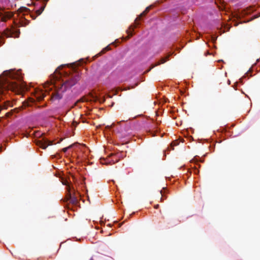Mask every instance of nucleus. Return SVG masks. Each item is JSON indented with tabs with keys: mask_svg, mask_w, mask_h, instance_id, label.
Masks as SVG:
<instances>
[{
	"mask_svg": "<svg viewBox=\"0 0 260 260\" xmlns=\"http://www.w3.org/2000/svg\"><path fill=\"white\" fill-rule=\"evenodd\" d=\"M22 78L19 71H5L0 75V92L3 93L5 91L10 90L16 93H20L24 87Z\"/></svg>",
	"mask_w": 260,
	"mask_h": 260,
	"instance_id": "1",
	"label": "nucleus"
},
{
	"mask_svg": "<svg viewBox=\"0 0 260 260\" xmlns=\"http://www.w3.org/2000/svg\"><path fill=\"white\" fill-rule=\"evenodd\" d=\"M80 74L78 72L64 76L62 79V82L58 85V88L52 93L51 99L52 101L59 100L62 98L63 93L67 89L75 85L80 80Z\"/></svg>",
	"mask_w": 260,
	"mask_h": 260,
	"instance_id": "2",
	"label": "nucleus"
},
{
	"mask_svg": "<svg viewBox=\"0 0 260 260\" xmlns=\"http://www.w3.org/2000/svg\"><path fill=\"white\" fill-rule=\"evenodd\" d=\"M19 35V29H16L14 26H11V28H6L2 34L0 33V46L4 43V41L3 39V36L7 38H18Z\"/></svg>",
	"mask_w": 260,
	"mask_h": 260,
	"instance_id": "3",
	"label": "nucleus"
},
{
	"mask_svg": "<svg viewBox=\"0 0 260 260\" xmlns=\"http://www.w3.org/2000/svg\"><path fill=\"white\" fill-rule=\"evenodd\" d=\"M13 16V13L6 11L4 9L0 7V17L2 22H6Z\"/></svg>",
	"mask_w": 260,
	"mask_h": 260,
	"instance_id": "4",
	"label": "nucleus"
},
{
	"mask_svg": "<svg viewBox=\"0 0 260 260\" xmlns=\"http://www.w3.org/2000/svg\"><path fill=\"white\" fill-rule=\"evenodd\" d=\"M68 193L66 195V200L69 201L73 205H77L78 203V200L76 197H73L71 193V188L70 185H67Z\"/></svg>",
	"mask_w": 260,
	"mask_h": 260,
	"instance_id": "5",
	"label": "nucleus"
},
{
	"mask_svg": "<svg viewBox=\"0 0 260 260\" xmlns=\"http://www.w3.org/2000/svg\"><path fill=\"white\" fill-rule=\"evenodd\" d=\"M52 141H49L46 139L43 138L41 140H38L37 142V145L39 146L43 149H45L48 146L52 145Z\"/></svg>",
	"mask_w": 260,
	"mask_h": 260,
	"instance_id": "6",
	"label": "nucleus"
},
{
	"mask_svg": "<svg viewBox=\"0 0 260 260\" xmlns=\"http://www.w3.org/2000/svg\"><path fill=\"white\" fill-rule=\"evenodd\" d=\"M35 96L38 101H40L44 99L45 94L43 91L38 90L36 91Z\"/></svg>",
	"mask_w": 260,
	"mask_h": 260,
	"instance_id": "7",
	"label": "nucleus"
},
{
	"mask_svg": "<svg viewBox=\"0 0 260 260\" xmlns=\"http://www.w3.org/2000/svg\"><path fill=\"white\" fill-rule=\"evenodd\" d=\"M150 7H148L146 9L139 15V17L137 18L135 21H137L138 19H140L141 17L145 16L149 11Z\"/></svg>",
	"mask_w": 260,
	"mask_h": 260,
	"instance_id": "8",
	"label": "nucleus"
},
{
	"mask_svg": "<svg viewBox=\"0 0 260 260\" xmlns=\"http://www.w3.org/2000/svg\"><path fill=\"white\" fill-rule=\"evenodd\" d=\"M169 57V56H167L166 57H165V58H161V59H160V61L157 62V63H156L155 64H154V65H153V66H152V68H154V67H156V66H158V65H159V64H161V63H164L165 62H166L167 59H168Z\"/></svg>",
	"mask_w": 260,
	"mask_h": 260,
	"instance_id": "9",
	"label": "nucleus"
},
{
	"mask_svg": "<svg viewBox=\"0 0 260 260\" xmlns=\"http://www.w3.org/2000/svg\"><path fill=\"white\" fill-rule=\"evenodd\" d=\"M45 6H46V4H44L39 9L36 10V13L37 14V16H39V15H41V14L44 11Z\"/></svg>",
	"mask_w": 260,
	"mask_h": 260,
	"instance_id": "10",
	"label": "nucleus"
},
{
	"mask_svg": "<svg viewBox=\"0 0 260 260\" xmlns=\"http://www.w3.org/2000/svg\"><path fill=\"white\" fill-rule=\"evenodd\" d=\"M20 25L21 26H24L27 25L28 24L29 21L25 19L24 20H20Z\"/></svg>",
	"mask_w": 260,
	"mask_h": 260,
	"instance_id": "11",
	"label": "nucleus"
},
{
	"mask_svg": "<svg viewBox=\"0 0 260 260\" xmlns=\"http://www.w3.org/2000/svg\"><path fill=\"white\" fill-rule=\"evenodd\" d=\"M134 30V27L133 26H131L129 27V29L127 30V33L128 34L129 36H133V31Z\"/></svg>",
	"mask_w": 260,
	"mask_h": 260,
	"instance_id": "12",
	"label": "nucleus"
},
{
	"mask_svg": "<svg viewBox=\"0 0 260 260\" xmlns=\"http://www.w3.org/2000/svg\"><path fill=\"white\" fill-rule=\"evenodd\" d=\"M70 147H71V146H69V147H67L64 148H63V149H62V151H63V152H66L67 151V150H68V149H69V148H70Z\"/></svg>",
	"mask_w": 260,
	"mask_h": 260,
	"instance_id": "13",
	"label": "nucleus"
},
{
	"mask_svg": "<svg viewBox=\"0 0 260 260\" xmlns=\"http://www.w3.org/2000/svg\"><path fill=\"white\" fill-rule=\"evenodd\" d=\"M20 9L22 10V11H23L25 12H27L29 10V9L26 8H21Z\"/></svg>",
	"mask_w": 260,
	"mask_h": 260,
	"instance_id": "14",
	"label": "nucleus"
},
{
	"mask_svg": "<svg viewBox=\"0 0 260 260\" xmlns=\"http://www.w3.org/2000/svg\"><path fill=\"white\" fill-rule=\"evenodd\" d=\"M191 161H192V162H196V163L198 161H197V158H194L193 159H192V160H191Z\"/></svg>",
	"mask_w": 260,
	"mask_h": 260,
	"instance_id": "15",
	"label": "nucleus"
},
{
	"mask_svg": "<svg viewBox=\"0 0 260 260\" xmlns=\"http://www.w3.org/2000/svg\"><path fill=\"white\" fill-rule=\"evenodd\" d=\"M31 17L33 19H36L37 16H34L33 15H32L31 16Z\"/></svg>",
	"mask_w": 260,
	"mask_h": 260,
	"instance_id": "16",
	"label": "nucleus"
},
{
	"mask_svg": "<svg viewBox=\"0 0 260 260\" xmlns=\"http://www.w3.org/2000/svg\"><path fill=\"white\" fill-rule=\"evenodd\" d=\"M105 49L106 50H108L109 49V47L108 46H107V47H106V48H105Z\"/></svg>",
	"mask_w": 260,
	"mask_h": 260,
	"instance_id": "17",
	"label": "nucleus"
},
{
	"mask_svg": "<svg viewBox=\"0 0 260 260\" xmlns=\"http://www.w3.org/2000/svg\"><path fill=\"white\" fill-rule=\"evenodd\" d=\"M173 144L174 145H177L178 144L177 142H174ZM172 144H173V143H172Z\"/></svg>",
	"mask_w": 260,
	"mask_h": 260,
	"instance_id": "18",
	"label": "nucleus"
},
{
	"mask_svg": "<svg viewBox=\"0 0 260 260\" xmlns=\"http://www.w3.org/2000/svg\"><path fill=\"white\" fill-rule=\"evenodd\" d=\"M159 205H156L155 206V208L157 209Z\"/></svg>",
	"mask_w": 260,
	"mask_h": 260,
	"instance_id": "19",
	"label": "nucleus"
},
{
	"mask_svg": "<svg viewBox=\"0 0 260 260\" xmlns=\"http://www.w3.org/2000/svg\"><path fill=\"white\" fill-rule=\"evenodd\" d=\"M63 184L64 185H67V184H66V183H65V182H63Z\"/></svg>",
	"mask_w": 260,
	"mask_h": 260,
	"instance_id": "20",
	"label": "nucleus"
},
{
	"mask_svg": "<svg viewBox=\"0 0 260 260\" xmlns=\"http://www.w3.org/2000/svg\"><path fill=\"white\" fill-rule=\"evenodd\" d=\"M89 260H94L93 258H91Z\"/></svg>",
	"mask_w": 260,
	"mask_h": 260,
	"instance_id": "21",
	"label": "nucleus"
},
{
	"mask_svg": "<svg viewBox=\"0 0 260 260\" xmlns=\"http://www.w3.org/2000/svg\"><path fill=\"white\" fill-rule=\"evenodd\" d=\"M152 68H153L152 67H151V68L149 69V70H151Z\"/></svg>",
	"mask_w": 260,
	"mask_h": 260,
	"instance_id": "22",
	"label": "nucleus"
},
{
	"mask_svg": "<svg viewBox=\"0 0 260 260\" xmlns=\"http://www.w3.org/2000/svg\"><path fill=\"white\" fill-rule=\"evenodd\" d=\"M152 68H153L152 67H151V68L149 69V70H151Z\"/></svg>",
	"mask_w": 260,
	"mask_h": 260,
	"instance_id": "23",
	"label": "nucleus"
}]
</instances>
